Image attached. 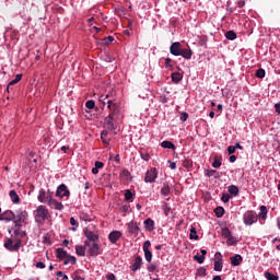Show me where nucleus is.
I'll list each match as a JSON object with an SVG mask.
<instances>
[{
	"instance_id": "7ed1b4c3",
	"label": "nucleus",
	"mask_w": 280,
	"mask_h": 280,
	"mask_svg": "<svg viewBox=\"0 0 280 280\" xmlns=\"http://www.w3.org/2000/svg\"><path fill=\"white\" fill-rule=\"evenodd\" d=\"M4 248H7V250H10L11 253H14V250H19L21 248V240H16L14 243L12 238H8L4 243Z\"/></svg>"
},
{
	"instance_id": "f704fd0d",
	"label": "nucleus",
	"mask_w": 280,
	"mask_h": 280,
	"mask_svg": "<svg viewBox=\"0 0 280 280\" xmlns=\"http://www.w3.org/2000/svg\"><path fill=\"white\" fill-rule=\"evenodd\" d=\"M226 244L229 246H235L237 244V238L233 235H231L229 238H226Z\"/></svg>"
},
{
	"instance_id": "1a4fd4ad",
	"label": "nucleus",
	"mask_w": 280,
	"mask_h": 280,
	"mask_svg": "<svg viewBox=\"0 0 280 280\" xmlns=\"http://www.w3.org/2000/svg\"><path fill=\"white\" fill-rule=\"evenodd\" d=\"M56 196L57 198H69V196H71V192L69 191V188H67V185L61 184L56 190Z\"/></svg>"
},
{
	"instance_id": "052dcab7",
	"label": "nucleus",
	"mask_w": 280,
	"mask_h": 280,
	"mask_svg": "<svg viewBox=\"0 0 280 280\" xmlns=\"http://www.w3.org/2000/svg\"><path fill=\"white\" fill-rule=\"evenodd\" d=\"M70 224L72 226H78V221L75 220V218H70Z\"/></svg>"
},
{
	"instance_id": "bf43d9fd",
	"label": "nucleus",
	"mask_w": 280,
	"mask_h": 280,
	"mask_svg": "<svg viewBox=\"0 0 280 280\" xmlns=\"http://www.w3.org/2000/svg\"><path fill=\"white\" fill-rule=\"evenodd\" d=\"M95 167L98 168V170H102V167H104V164L100 161H96L95 162Z\"/></svg>"
},
{
	"instance_id": "f3484780",
	"label": "nucleus",
	"mask_w": 280,
	"mask_h": 280,
	"mask_svg": "<svg viewBox=\"0 0 280 280\" xmlns=\"http://www.w3.org/2000/svg\"><path fill=\"white\" fill-rule=\"evenodd\" d=\"M230 261L232 266H240L244 261V258H242V255L236 254L230 258Z\"/></svg>"
},
{
	"instance_id": "6e6d98bb",
	"label": "nucleus",
	"mask_w": 280,
	"mask_h": 280,
	"mask_svg": "<svg viewBox=\"0 0 280 280\" xmlns=\"http://www.w3.org/2000/svg\"><path fill=\"white\" fill-rule=\"evenodd\" d=\"M106 280H117V277L115 276V273H107Z\"/></svg>"
},
{
	"instance_id": "393cba45",
	"label": "nucleus",
	"mask_w": 280,
	"mask_h": 280,
	"mask_svg": "<svg viewBox=\"0 0 280 280\" xmlns=\"http://www.w3.org/2000/svg\"><path fill=\"white\" fill-rule=\"evenodd\" d=\"M75 253H77V255H79V257H84V255H86V247H84L82 245H77Z\"/></svg>"
},
{
	"instance_id": "c756f323",
	"label": "nucleus",
	"mask_w": 280,
	"mask_h": 280,
	"mask_svg": "<svg viewBox=\"0 0 280 280\" xmlns=\"http://www.w3.org/2000/svg\"><path fill=\"white\" fill-rule=\"evenodd\" d=\"M171 78L175 82V84H178V82H180V80H183V74H180L179 72H173L171 74Z\"/></svg>"
},
{
	"instance_id": "412c9836",
	"label": "nucleus",
	"mask_w": 280,
	"mask_h": 280,
	"mask_svg": "<svg viewBox=\"0 0 280 280\" xmlns=\"http://www.w3.org/2000/svg\"><path fill=\"white\" fill-rule=\"evenodd\" d=\"M144 229L145 231H149L150 233H152V231H154V220L152 219L144 220Z\"/></svg>"
},
{
	"instance_id": "aec40b11",
	"label": "nucleus",
	"mask_w": 280,
	"mask_h": 280,
	"mask_svg": "<svg viewBox=\"0 0 280 280\" xmlns=\"http://www.w3.org/2000/svg\"><path fill=\"white\" fill-rule=\"evenodd\" d=\"M179 56H183L185 60H191V56H194V52L190 50V48H182Z\"/></svg>"
},
{
	"instance_id": "de8ad7c7",
	"label": "nucleus",
	"mask_w": 280,
	"mask_h": 280,
	"mask_svg": "<svg viewBox=\"0 0 280 280\" xmlns=\"http://www.w3.org/2000/svg\"><path fill=\"white\" fill-rule=\"evenodd\" d=\"M151 246H152V243H150V241H145L143 243V252L145 253L147 250H150Z\"/></svg>"
},
{
	"instance_id": "c9c22d12",
	"label": "nucleus",
	"mask_w": 280,
	"mask_h": 280,
	"mask_svg": "<svg viewBox=\"0 0 280 280\" xmlns=\"http://www.w3.org/2000/svg\"><path fill=\"white\" fill-rule=\"evenodd\" d=\"M170 191H171L170 185L164 184V186L161 189L162 196H170Z\"/></svg>"
},
{
	"instance_id": "c03bdc74",
	"label": "nucleus",
	"mask_w": 280,
	"mask_h": 280,
	"mask_svg": "<svg viewBox=\"0 0 280 280\" xmlns=\"http://www.w3.org/2000/svg\"><path fill=\"white\" fill-rule=\"evenodd\" d=\"M85 106H86V108H89L90 110L93 109V108H95V101H93V100L88 101V102L85 103Z\"/></svg>"
},
{
	"instance_id": "2f4dec72",
	"label": "nucleus",
	"mask_w": 280,
	"mask_h": 280,
	"mask_svg": "<svg viewBox=\"0 0 280 280\" xmlns=\"http://www.w3.org/2000/svg\"><path fill=\"white\" fill-rule=\"evenodd\" d=\"M77 259L74 256H68L67 259L63 261V265L67 266L71 264L72 266L75 265Z\"/></svg>"
},
{
	"instance_id": "423d86ee",
	"label": "nucleus",
	"mask_w": 280,
	"mask_h": 280,
	"mask_svg": "<svg viewBox=\"0 0 280 280\" xmlns=\"http://www.w3.org/2000/svg\"><path fill=\"white\" fill-rule=\"evenodd\" d=\"M85 246L89 247V255L90 257H97L100 255V245L97 243H91L89 241H85Z\"/></svg>"
},
{
	"instance_id": "39448f33",
	"label": "nucleus",
	"mask_w": 280,
	"mask_h": 280,
	"mask_svg": "<svg viewBox=\"0 0 280 280\" xmlns=\"http://www.w3.org/2000/svg\"><path fill=\"white\" fill-rule=\"evenodd\" d=\"M156 178H159V172L156 171V168L151 167L145 173L144 183H155Z\"/></svg>"
},
{
	"instance_id": "69168bd1",
	"label": "nucleus",
	"mask_w": 280,
	"mask_h": 280,
	"mask_svg": "<svg viewBox=\"0 0 280 280\" xmlns=\"http://www.w3.org/2000/svg\"><path fill=\"white\" fill-rule=\"evenodd\" d=\"M36 268H40V269L45 268L44 262H43V261H38V262L36 264Z\"/></svg>"
},
{
	"instance_id": "7c9ffc66",
	"label": "nucleus",
	"mask_w": 280,
	"mask_h": 280,
	"mask_svg": "<svg viewBox=\"0 0 280 280\" xmlns=\"http://www.w3.org/2000/svg\"><path fill=\"white\" fill-rule=\"evenodd\" d=\"M225 38H228V40H235V38H237V34L233 31H228L225 33Z\"/></svg>"
},
{
	"instance_id": "bb28decb",
	"label": "nucleus",
	"mask_w": 280,
	"mask_h": 280,
	"mask_svg": "<svg viewBox=\"0 0 280 280\" xmlns=\"http://www.w3.org/2000/svg\"><path fill=\"white\" fill-rule=\"evenodd\" d=\"M161 147L164 148L165 150H176V145L174 143L165 140L161 143Z\"/></svg>"
},
{
	"instance_id": "ddd939ff",
	"label": "nucleus",
	"mask_w": 280,
	"mask_h": 280,
	"mask_svg": "<svg viewBox=\"0 0 280 280\" xmlns=\"http://www.w3.org/2000/svg\"><path fill=\"white\" fill-rule=\"evenodd\" d=\"M84 235H85V237H88V240H89L88 242L95 243V242H97V240H100V235H97V233H94L91 230H85Z\"/></svg>"
},
{
	"instance_id": "3c124183",
	"label": "nucleus",
	"mask_w": 280,
	"mask_h": 280,
	"mask_svg": "<svg viewBox=\"0 0 280 280\" xmlns=\"http://www.w3.org/2000/svg\"><path fill=\"white\" fill-rule=\"evenodd\" d=\"M180 121H186L187 119H189V114L187 113H182L180 117H179Z\"/></svg>"
},
{
	"instance_id": "680f3d73",
	"label": "nucleus",
	"mask_w": 280,
	"mask_h": 280,
	"mask_svg": "<svg viewBox=\"0 0 280 280\" xmlns=\"http://www.w3.org/2000/svg\"><path fill=\"white\" fill-rule=\"evenodd\" d=\"M148 270H149V272H154V271L156 270V266L150 265V266L148 267Z\"/></svg>"
},
{
	"instance_id": "6ab92c4d",
	"label": "nucleus",
	"mask_w": 280,
	"mask_h": 280,
	"mask_svg": "<svg viewBox=\"0 0 280 280\" xmlns=\"http://www.w3.org/2000/svg\"><path fill=\"white\" fill-rule=\"evenodd\" d=\"M2 214L4 217L5 222H14L15 215L14 212H12V210H7Z\"/></svg>"
},
{
	"instance_id": "a18cd8bd",
	"label": "nucleus",
	"mask_w": 280,
	"mask_h": 280,
	"mask_svg": "<svg viewBox=\"0 0 280 280\" xmlns=\"http://www.w3.org/2000/svg\"><path fill=\"white\" fill-rule=\"evenodd\" d=\"M215 174H218V171H215V170H207L206 171V176H208V178H211V176H215Z\"/></svg>"
},
{
	"instance_id": "13d9d810",
	"label": "nucleus",
	"mask_w": 280,
	"mask_h": 280,
	"mask_svg": "<svg viewBox=\"0 0 280 280\" xmlns=\"http://www.w3.org/2000/svg\"><path fill=\"white\" fill-rule=\"evenodd\" d=\"M228 152L229 154H235V147L233 145L228 147Z\"/></svg>"
},
{
	"instance_id": "09e8293b",
	"label": "nucleus",
	"mask_w": 280,
	"mask_h": 280,
	"mask_svg": "<svg viewBox=\"0 0 280 280\" xmlns=\"http://www.w3.org/2000/svg\"><path fill=\"white\" fill-rule=\"evenodd\" d=\"M222 202H229L231 200V195L230 194H223L221 197Z\"/></svg>"
},
{
	"instance_id": "0eeeda50",
	"label": "nucleus",
	"mask_w": 280,
	"mask_h": 280,
	"mask_svg": "<svg viewBox=\"0 0 280 280\" xmlns=\"http://www.w3.org/2000/svg\"><path fill=\"white\" fill-rule=\"evenodd\" d=\"M47 203L50 209H56V211H62L65 209V206L54 199L51 195H47Z\"/></svg>"
},
{
	"instance_id": "5701e85b",
	"label": "nucleus",
	"mask_w": 280,
	"mask_h": 280,
	"mask_svg": "<svg viewBox=\"0 0 280 280\" xmlns=\"http://www.w3.org/2000/svg\"><path fill=\"white\" fill-rule=\"evenodd\" d=\"M9 196L14 205H19V202H21V198L19 197V194H16V190H10Z\"/></svg>"
},
{
	"instance_id": "864d4df0",
	"label": "nucleus",
	"mask_w": 280,
	"mask_h": 280,
	"mask_svg": "<svg viewBox=\"0 0 280 280\" xmlns=\"http://www.w3.org/2000/svg\"><path fill=\"white\" fill-rule=\"evenodd\" d=\"M197 275H199V277H205V275H207V269L205 268H199L197 270Z\"/></svg>"
},
{
	"instance_id": "a211bd4d",
	"label": "nucleus",
	"mask_w": 280,
	"mask_h": 280,
	"mask_svg": "<svg viewBox=\"0 0 280 280\" xmlns=\"http://www.w3.org/2000/svg\"><path fill=\"white\" fill-rule=\"evenodd\" d=\"M110 131H108V129H105L102 131L101 133V139H102V142L105 144V145H108V143H110V137H108Z\"/></svg>"
},
{
	"instance_id": "b1692460",
	"label": "nucleus",
	"mask_w": 280,
	"mask_h": 280,
	"mask_svg": "<svg viewBox=\"0 0 280 280\" xmlns=\"http://www.w3.org/2000/svg\"><path fill=\"white\" fill-rule=\"evenodd\" d=\"M201 256L199 254L194 256L195 261H198L199 264H205V255H207L206 249L200 250Z\"/></svg>"
},
{
	"instance_id": "e433bc0d",
	"label": "nucleus",
	"mask_w": 280,
	"mask_h": 280,
	"mask_svg": "<svg viewBox=\"0 0 280 280\" xmlns=\"http://www.w3.org/2000/svg\"><path fill=\"white\" fill-rule=\"evenodd\" d=\"M222 237H225V240L231 237V230H229V228H223L222 232H221Z\"/></svg>"
},
{
	"instance_id": "338daca9",
	"label": "nucleus",
	"mask_w": 280,
	"mask_h": 280,
	"mask_svg": "<svg viewBox=\"0 0 280 280\" xmlns=\"http://www.w3.org/2000/svg\"><path fill=\"white\" fill-rule=\"evenodd\" d=\"M105 40H106V43H113V40H115V37L107 36Z\"/></svg>"
},
{
	"instance_id": "4d7b16f0",
	"label": "nucleus",
	"mask_w": 280,
	"mask_h": 280,
	"mask_svg": "<svg viewBox=\"0 0 280 280\" xmlns=\"http://www.w3.org/2000/svg\"><path fill=\"white\" fill-rule=\"evenodd\" d=\"M57 277H62V279L69 280V276L63 275L62 271H58V272H57Z\"/></svg>"
},
{
	"instance_id": "603ef678",
	"label": "nucleus",
	"mask_w": 280,
	"mask_h": 280,
	"mask_svg": "<svg viewBox=\"0 0 280 280\" xmlns=\"http://www.w3.org/2000/svg\"><path fill=\"white\" fill-rule=\"evenodd\" d=\"M165 67H166V69H172L174 67V66H172V59L171 58L165 59Z\"/></svg>"
},
{
	"instance_id": "774afa93",
	"label": "nucleus",
	"mask_w": 280,
	"mask_h": 280,
	"mask_svg": "<svg viewBox=\"0 0 280 280\" xmlns=\"http://www.w3.org/2000/svg\"><path fill=\"white\" fill-rule=\"evenodd\" d=\"M73 280H84V277L77 275L73 277Z\"/></svg>"
},
{
	"instance_id": "f03ea898",
	"label": "nucleus",
	"mask_w": 280,
	"mask_h": 280,
	"mask_svg": "<svg viewBox=\"0 0 280 280\" xmlns=\"http://www.w3.org/2000/svg\"><path fill=\"white\" fill-rule=\"evenodd\" d=\"M243 221L246 226H253L257 222V213L254 211H247L243 215Z\"/></svg>"
},
{
	"instance_id": "4c0bfd02",
	"label": "nucleus",
	"mask_w": 280,
	"mask_h": 280,
	"mask_svg": "<svg viewBox=\"0 0 280 280\" xmlns=\"http://www.w3.org/2000/svg\"><path fill=\"white\" fill-rule=\"evenodd\" d=\"M20 80H23V74H16L15 79L9 82V86H14V84H19Z\"/></svg>"
},
{
	"instance_id": "9b49d317",
	"label": "nucleus",
	"mask_w": 280,
	"mask_h": 280,
	"mask_svg": "<svg viewBox=\"0 0 280 280\" xmlns=\"http://www.w3.org/2000/svg\"><path fill=\"white\" fill-rule=\"evenodd\" d=\"M182 50H183V47L180 45V42H175L170 47V51L172 56H180Z\"/></svg>"
},
{
	"instance_id": "e2e57ef3",
	"label": "nucleus",
	"mask_w": 280,
	"mask_h": 280,
	"mask_svg": "<svg viewBox=\"0 0 280 280\" xmlns=\"http://www.w3.org/2000/svg\"><path fill=\"white\" fill-rule=\"evenodd\" d=\"M275 110H276V113H277L278 115H280V103H277V104L275 105Z\"/></svg>"
},
{
	"instance_id": "a878e982",
	"label": "nucleus",
	"mask_w": 280,
	"mask_h": 280,
	"mask_svg": "<svg viewBox=\"0 0 280 280\" xmlns=\"http://www.w3.org/2000/svg\"><path fill=\"white\" fill-rule=\"evenodd\" d=\"M228 191L232 196H240V188L237 186H235V185L229 186Z\"/></svg>"
},
{
	"instance_id": "4468645a",
	"label": "nucleus",
	"mask_w": 280,
	"mask_h": 280,
	"mask_svg": "<svg viewBox=\"0 0 280 280\" xmlns=\"http://www.w3.org/2000/svg\"><path fill=\"white\" fill-rule=\"evenodd\" d=\"M121 237V232L120 231H113L109 235H108V240L109 242H112V244H117L118 240Z\"/></svg>"
},
{
	"instance_id": "ea45409f",
	"label": "nucleus",
	"mask_w": 280,
	"mask_h": 280,
	"mask_svg": "<svg viewBox=\"0 0 280 280\" xmlns=\"http://www.w3.org/2000/svg\"><path fill=\"white\" fill-rule=\"evenodd\" d=\"M214 213H215L217 218H222V215H224V208H222V207L215 208Z\"/></svg>"
},
{
	"instance_id": "4be33fe9",
	"label": "nucleus",
	"mask_w": 280,
	"mask_h": 280,
	"mask_svg": "<svg viewBox=\"0 0 280 280\" xmlns=\"http://www.w3.org/2000/svg\"><path fill=\"white\" fill-rule=\"evenodd\" d=\"M141 264H142V259L140 256H137L136 259H135V262L131 267V270L133 272H137V270H139L141 268Z\"/></svg>"
},
{
	"instance_id": "a19ab883",
	"label": "nucleus",
	"mask_w": 280,
	"mask_h": 280,
	"mask_svg": "<svg viewBox=\"0 0 280 280\" xmlns=\"http://www.w3.org/2000/svg\"><path fill=\"white\" fill-rule=\"evenodd\" d=\"M265 278L267 280H279V276H275V275H272V273H270L268 271L265 272Z\"/></svg>"
},
{
	"instance_id": "20e7f679",
	"label": "nucleus",
	"mask_w": 280,
	"mask_h": 280,
	"mask_svg": "<svg viewBox=\"0 0 280 280\" xmlns=\"http://www.w3.org/2000/svg\"><path fill=\"white\" fill-rule=\"evenodd\" d=\"M104 128L109 132H113V130L117 129V126L115 125V117L113 116V114H109L107 117H105Z\"/></svg>"
},
{
	"instance_id": "0e129e2a",
	"label": "nucleus",
	"mask_w": 280,
	"mask_h": 280,
	"mask_svg": "<svg viewBox=\"0 0 280 280\" xmlns=\"http://www.w3.org/2000/svg\"><path fill=\"white\" fill-rule=\"evenodd\" d=\"M171 170H176V162L168 161Z\"/></svg>"
},
{
	"instance_id": "58836bf2",
	"label": "nucleus",
	"mask_w": 280,
	"mask_h": 280,
	"mask_svg": "<svg viewBox=\"0 0 280 280\" xmlns=\"http://www.w3.org/2000/svg\"><path fill=\"white\" fill-rule=\"evenodd\" d=\"M132 198H135V194H132V191H130V189H127L125 191V200L129 201V200H132Z\"/></svg>"
},
{
	"instance_id": "f8f14e48",
	"label": "nucleus",
	"mask_w": 280,
	"mask_h": 280,
	"mask_svg": "<svg viewBox=\"0 0 280 280\" xmlns=\"http://www.w3.org/2000/svg\"><path fill=\"white\" fill-rule=\"evenodd\" d=\"M128 233H130L131 235H139V231H141V229H139V225H137V222L131 221L128 223Z\"/></svg>"
},
{
	"instance_id": "dca6fc26",
	"label": "nucleus",
	"mask_w": 280,
	"mask_h": 280,
	"mask_svg": "<svg viewBox=\"0 0 280 280\" xmlns=\"http://www.w3.org/2000/svg\"><path fill=\"white\" fill-rule=\"evenodd\" d=\"M51 196V191H45V189H39V192H38V197H37V200H39V202H47V196Z\"/></svg>"
},
{
	"instance_id": "c85d7f7f",
	"label": "nucleus",
	"mask_w": 280,
	"mask_h": 280,
	"mask_svg": "<svg viewBox=\"0 0 280 280\" xmlns=\"http://www.w3.org/2000/svg\"><path fill=\"white\" fill-rule=\"evenodd\" d=\"M56 257H57V259H65L67 257V252H65V249H62V248H57Z\"/></svg>"
},
{
	"instance_id": "49530a36",
	"label": "nucleus",
	"mask_w": 280,
	"mask_h": 280,
	"mask_svg": "<svg viewBox=\"0 0 280 280\" xmlns=\"http://www.w3.org/2000/svg\"><path fill=\"white\" fill-rule=\"evenodd\" d=\"M163 211H164L165 215H170L172 208H170V206L167 203H164Z\"/></svg>"
},
{
	"instance_id": "2eb2a0df",
	"label": "nucleus",
	"mask_w": 280,
	"mask_h": 280,
	"mask_svg": "<svg viewBox=\"0 0 280 280\" xmlns=\"http://www.w3.org/2000/svg\"><path fill=\"white\" fill-rule=\"evenodd\" d=\"M25 220H27V211H19L18 215H15L14 222L19 224L21 222H25Z\"/></svg>"
},
{
	"instance_id": "6e6552de",
	"label": "nucleus",
	"mask_w": 280,
	"mask_h": 280,
	"mask_svg": "<svg viewBox=\"0 0 280 280\" xmlns=\"http://www.w3.org/2000/svg\"><path fill=\"white\" fill-rule=\"evenodd\" d=\"M107 108L110 110L109 115L112 117L119 115V103L117 101L107 100Z\"/></svg>"
},
{
	"instance_id": "f257e3e1",
	"label": "nucleus",
	"mask_w": 280,
	"mask_h": 280,
	"mask_svg": "<svg viewBox=\"0 0 280 280\" xmlns=\"http://www.w3.org/2000/svg\"><path fill=\"white\" fill-rule=\"evenodd\" d=\"M49 219V210L45 206H39L35 210V222L37 224H45V220Z\"/></svg>"
},
{
	"instance_id": "9d476101",
	"label": "nucleus",
	"mask_w": 280,
	"mask_h": 280,
	"mask_svg": "<svg viewBox=\"0 0 280 280\" xmlns=\"http://www.w3.org/2000/svg\"><path fill=\"white\" fill-rule=\"evenodd\" d=\"M214 257L217 258V260L214 261V270L215 272H222V254L220 252H217Z\"/></svg>"
},
{
	"instance_id": "8fccbe9b",
	"label": "nucleus",
	"mask_w": 280,
	"mask_h": 280,
	"mask_svg": "<svg viewBox=\"0 0 280 280\" xmlns=\"http://www.w3.org/2000/svg\"><path fill=\"white\" fill-rule=\"evenodd\" d=\"M106 100H108V94L101 95L98 98V101H101L103 104H108V101H106Z\"/></svg>"
},
{
	"instance_id": "79ce46f5",
	"label": "nucleus",
	"mask_w": 280,
	"mask_h": 280,
	"mask_svg": "<svg viewBox=\"0 0 280 280\" xmlns=\"http://www.w3.org/2000/svg\"><path fill=\"white\" fill-rule=\"evenodd\" d=\"M256 78H260V79L266 78V70H264V69H258V70L256 71Z\"/></svg>"
},
{
	"instance_id": "5fc2aeb1",
	"label": "nucleus",
	"mask_w": 280,
	"mask_h": 280,
	"mask_svg": "<svg viewBox=\"0 0 280 280\" xmlns=\"http://www.w3.org/2000/svg\"><path fill=\"white\" fill-rule=\"evenodd\" d=\"M140 156L142 161H150V154L149 153H140Z\"/></svg>"
},
{
	"instance_id": "72a5a7b5",
	"label": "nucleus",
	"mask_w": 280,
	"mask_h": 280,
	"mask_svg": "<svg viewBox=\"0 0 280 280\" xmlns=\"http://www.w3.org/2000/svg\"><path fill=\"white\" fill-rule=\"evenodd\" d=\"M190 240H198V232L196 231V228L191 226L190 228V234H189Z\"/></svg>"
},
{
	"instance_id": "37998d69",
	"label": "nucleus",
	"mask_w": 280,
	"mask_h": 280,
	"mask_svg": "<svg viewBox=\"0 0 280 280\" xmlns=\"http://www.w3.org/2000/svg\"><path fill=\"white\" fill-rule=\"evenodd\" d=\"M144 257L148 264H150L152 261V252L150 250L144 252Z\"/></svg>"
},
{
	"instance_id": "cd10ccee",
	"label": "nucleus",
	"mask_w": 280,
	"mask_h": 280,
	"mask_svg": "<svg viewBox=\"0 0 280 280\" xmlns=\"http://www.w3.org/2000/svg\"><path fill=\"white\" fill-rule=\"evenodd\" d=\"M258 218H261V220H266V218H268V208H266V206L260 207Z\"/></svg>"
},
{
	"instance_id": "473e14b6",
	"label": "nucleus",
	"mask_w": 280,
	"mask_h": 280,
	"mask_svg": "<svg viewBox=\"0 0 280 280\" xmlns=\"http://www.w3.org/2000/svg\"><path fill=\"white\" fill-rule=\"evenodd\" d=\"M212 167H214L215 170H218V167H222V159L215 156L212 163Z\"/></svg>"
}]
</instances>
